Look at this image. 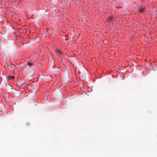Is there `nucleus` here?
<instances>
[{
  "mask_svg": "<svg viewBox=\"0 0 157 157\" xmlns=\"http://www.w3.org/2000/svg\"><path fill=\"white\" fill-rule=\"evenodd\" d=\"M144 11V8L142 6L141 7H140V8L139 9V12L141 13H143Z\"/></svg>",
  "mask_w": 157,
  "mask_h": 157,
  "instance_id": "f03ea898",
  "label": "nucleus"
},
{
  "mask_svg": "<svg viewBox=\"0 0 157 157\" xmlns=\"http://www.w3.org/2000/svg\"><path fill=\"white\" fill-rule=\"evenodd\" d=\"M62 62H63V61L62 60Z\"/></svg>",
  "mask_w": 157,
  "mask_h": 157,
  "instance_id": "6e6552de",
  "label": "nucleus"
},
{
  "mask_svg": "<svg viewBox=\"0 0 157 157\" xmlns=\"http://www.w3.org/2000/svg\"><path fill=\"white\" fill-rule=\"evenodd\" d=\"M27 65H28L29 66V67H31L33 65V63L30 62H29L27 63Z\"/></svg>",
  "mask_w": 157,
  "mask_h": 157,
  "instance_id": "7ed1b4c3",
  "label": "nucleus"
},
{
  "mask_svg": "<svg viewBox=\"0 0 157 157\" xmlns=\"http://www.w3.org/2000/svg\"><path fill=\"white\" fill-rule=\"evenodd\" d=\"M56 53L57 54H59V50H56Z\"/></svg>",
  "mask_w": 157,
  "mask_h": 157,
  "instance_id": "39448f33",
  "label": "nucleus"
},
{
  "mask_svg": "<svg viewBox=\"0 0 157 157\" xmlns=\"http://www.w3.org/2000/svg\"><path fill=\"white\" fill-rule=\"evenodd\" d=\"M59 55H60V54L62 53V52L60 51V50H59Z\"/></svg>",
  "mask_w": 157,
  "mask_h": 157,
  "instance_id": "0eeeda50",
  "label": "nucleus"
},
{
  "mask_svg": "<svg viewBox=\"0 0 157 157\" xmlns=\"http://www.w3.org/2000/svg\"><path fill=\"white\" fill-rule=\"evenodd\" d=\"M6 79L7 80H13L14 78V77L13 76H6Z\"/></svg>",
  "mask_w": 157,
  "mask_h": 157,
  "instance_id": "f257e3e1",
  "label": "nucleus"
},
{
  "mask_svg": "<svg viewBox=\"0 0 157 157\" xmlns=\"http://www.w3.org/2000/svg\"><path fill=\"white\" fill-rule=\"evenodd\" d=\"M8 69H9V70L11 71H13L15 69V68H14L13 69V68H10L9 67H8Z\"/></svg>",
  "mask_w": 157,
  "mask_h": 157,
  "instance_id": "20e7f679",
  "label": "nucleus"
},
{
  "mask_svg": "<svg viewBox=\"0 0 157 157\" xmlns=\"http://www.w3.org/2000/svg\"><path fill=\"white\" fill-rule=\"evenodd\" d=\"M113 18V17H110V20H112V18Z\"/></svg>",
  "mask_w": 157,
  "mask_h": 157,
  "instance_id": "423d86ee",
  "label": "nucleus"
}]
</instances>
